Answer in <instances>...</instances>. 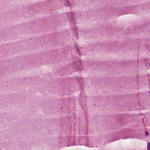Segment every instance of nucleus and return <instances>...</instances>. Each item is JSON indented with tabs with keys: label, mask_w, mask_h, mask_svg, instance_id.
I'll return each mask as SVG.
<instances>
[{
	"label": "nucleus",
	"mask_w": 150,
	"mask_h": 150,
	"mask_svg": "<svg viewBox=\"0 0 150 150\" xmlns=\"http://www.w3.org/2000/svg\"><path fill=\"white\" fill-rule=\"evenodd\" d=\"M74 67L76 71L82 70V67L81 60L78 58L74 59Z\"/></svg>",
	"instance_id": "nucleus-1"
},
{
	"label": "nucleus",
	"mask_w": 150,
	"mask_h": 150,
	"mask_svg": "<svg viewBox=\"0 0 150 150\" xmlns=\"http://www.w3.org/2000/svg\"><path fill=\"white\" fill-rule=\"evenodd\" d=\"M68 16L69 23L71 24L74 23L75 18L74 13L72 12L69 13Z\"/></svg>",
	"instance_id": "nucleus-2"
},
{
	"label": "nucleus",
	"mask_w": 150,
	"mask_h": 150,
	"mask_svg": "<svg viewBox=\"0 0 150 150\" xmlns=\"http://www.w3.org/2000/svg\"><path fill=\"white\" fill-rule=\"evenodd\" d=\"M147 150H150V142H148L147 144Z\"/></svg>",
	"instance_id": "nucleus-3"
},
{
	"label": "nucleus",
	"mask_w": 150,
	"mask_h": 150,
	"mask_svg": "<svg viewBox=\"0 0 150 150\" xmlns=\"http://www.w3.org/2000/svg\"><path fill=\"white\" fill-rule=\"evenodd\" d=\"M75 48L77 52H78V53H80V51L79 47L78 46H76L75 47Z\"/></svg>",
	"instance_id": "nucleus-4"
},
{
	"label": "nucleus",
	"mask_w": 150,
	"mask_h": 150,
	"mask_svg": "<svg viewBox=\"0 0 150 150\" xmlns=\"http://www.w3.org/2000/svg\"><path fill=\"white\" fill-rule=\"evenodd\" d=\"M145 134L146 136H148L149 135V133L147 131H146L145 132Z\"/></svg>",
	"instance_id": "nucleus-5"
},
{
	"label": "nucleus",
	"mask_w": 150,
	"mask_h": 150,
	"mask_svg": "<svg viewBox=\"0 0 150 150\" xmlns=\"http://www.w3.org/2000/svg\"><path fill=\"white\" fill-rule=\"evenodd\" d=\"M124 14H125V13H119V14H118V15H121Z\"/></svg>",
	"instance_id": "nucleus-6"
},
{
	"label": "nucleus",
	"mask_w": 150,
	"mask_h": 150,
	"mask_svg": "<svg viewBox=\"0 0 150 150\" xmlns=\"http://www.w3.org/2000/svg\"><path fill=\"white\" fill-rule=\"evenodd\" d=\"M78 29L77 28H75V30L76 31H77L78 30Z\"/></svg>",
	"instance_id": "nucleus-7"
},
{
	"label": "nucleus",
	"mask_w": 150,
	"mask_h": 150,
	"mask_svg": "<svg viewBox=\"0 0 150 150\" xmlns=\"http://www.w3.org/2000/svg\"><path fill=\"white\" fill-rule=\"evenodd\" d=\"M120 10H118V12H119V13H120Z\"/></svg>",
	"instance_id": "nucleus-8"
},
{
	"label": "nucleus",
	"mask_w": 150,
	"mask_h": 150,
	"mask_svg": "<svg viewBox=\"0 0 150 150\" xmlns=\"http://www.w3.org/2000/svg\"><path fill=\"white\" fill-rule=\"evenodd\" d=\"M86 146H89V147H90V146H91H91H90V145H86Z\"/></svg>",
	"instance_id": "nucleus-9"
},
{
	"label": "nucleus",
	"mask_w": 150,
	"mask_h": 150,
	"mask_svg": "<svg viewBox=\"0 0 150 150\" xmlns=\"http://www.w3.org/2000/svg\"><path fill=\"white\" fill-rule=\"evenodd\" d=\"M71 145H68V146H71Z\"/></svg>",
	"instance_id": "nucleus-10"
}]
</instances>
